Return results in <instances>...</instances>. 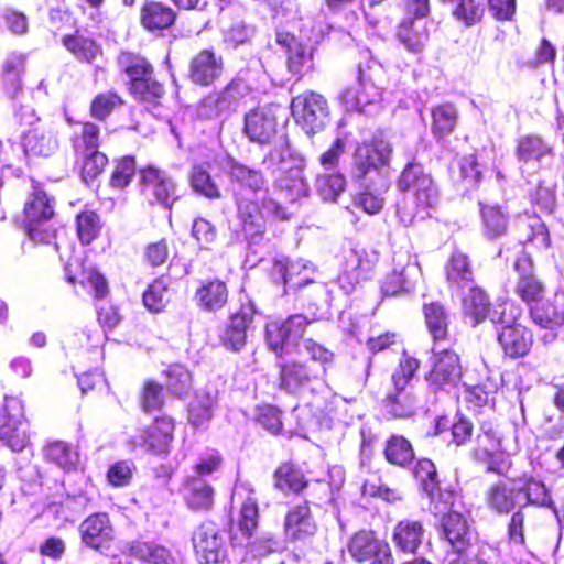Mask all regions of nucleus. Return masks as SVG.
I'll return each mask as SVG.
<instances>
[{"mask_svg": "<svg viewBox=\"0 0 564 564\" xmlns=\"http://www.w3.org/2000/svg\"><path fill=\"white\" fill-rule=\"evenodd\" d=\"M175 18V12L161 2H150L141 11V23L150 31L170 28L174 23Z\"/></svg>", "mask_w": 564, "mask_h": 564, "instance_id": "obj_45", "label": "nucleus"}, {"mask_svg": "<svg viewBox=\"0 0 564 564\" xmlns=\"http://www.w3.org/2000/svg\"><path fill=\"white\" fill-rule=\"evenodd\" d=\"M223 72V58L210 50H203L196 54L189 65L191 79L202 86L214 83Z\"/></svg>", "mask_w": 564, "mask_h": 564, "instance_id": "obj_26", "label": "nucleus"}, {"mask_svg": "<svg viewBox=\"0 0 564 564\" xmlns=\"http://www.w3.org/2000/svg\"><path fill=\"white\" fill-rule=\"evenodd\" d=\"M517 484L522 496L520 497L521 508L527 506L544 507L553 509L556 513L551 494L541 480L525 478L517 480Z\"/></svg>", "mask_w": 564, "mask_h": 564, "instance_id": "obj_40", "label": "nucleus"}, {"mask_svg": "<svg viewBox=\"0 0 564 564\" xmlns=\"http://www.w3.org/2000/svg\"><path fill=\"white\" fill-rule=\"evenodd\" d=\"M438 535L447 547V558L464 554L471 544V531L467 520L458 512H448L440 523Z\"/></svg>", "mask_w": 564, "mask_h": 564, "instance_id": "obj_16", "label": "nucleus"}, {"mask_svg": "<svg viewBox=\"0 0 564 564\" xmlns=\"http://www.w3.org/2000/svg\"><path fill=\"white\" fill-rule=\"evenodd\" d=\"M197 305L208 312H216L228 301V289L219 279L204 280L195 292Z\"/></svg>", "mask_w": 564, "mask_h": 564, "instance_id": "obj_36", "label": "nucleus"}, {"mask_svg": "<svg viewBox=\"0 0 564 564\" xmlns=\"http://www.w3.org/2000/svg\"><path fill=\"white\" fill-rule=\"evenodd\" d=\"M384 456L389 463L404 467L413 460L414 451L405 437L393 435L387 441Z\"/></svg>", "mask_w": 564, "mask_h": 564, "instance_id": "obj_52", "label": "nucleus"}, {"mask_svg": "<svg viewBox=\"0 0 564 564\" xmlns=\"http://www.w3.org/2000/svg\"><path fill=\"white\" fill-rule=\"evenodd\" d=\"M467 290L468 293L463 296V311L474 326L482 322L488 314L492 323H507L503 317L506 304L498 306L500 311L490 312L488 297L481 289L473 285Z\"/></svg>", "mask_w": 564, "mask_h": 564, "instance_id": "obj_22", "label": "nucleus"}, {"mask_svg": "<svg viewBox=\"0 0 564 564\" xmlns=\"http://www.w3.org/2000/svg\"><path fill=\"white\" fill-rule=\"evenodd\" d=\"M520 497L522 496L517 480L511 484L499 481L491 485L486 492L488 507L500 514H508L516 507L522 509Z\"/></svg>", "mask_w": 564, "mask_h": 564, "instance_id": "obj_30", "label": "nucleus"}, {"mask_svg": "<svg viewBox=\"0 0 564 564\" xmlns=\"http://www.w3.org/2000/svg\"><path fill=\"white\" fill-rule=\"evenodd\" d=\"M425 323L434 345L442 346L448 335V319L445 310L437 303L424 306Z\"/></svg>", "mask_w": 564, "mask_h": 564, "instance_id": "obj_46", "label": "nucleus"}, {"mask_svg": "<svg viewBox=\"0 0 564 564\" xmlns=\"http://www.w3.org/2000/svg\"><path fill=\"white\" fill-rule=\"evenodd\" d=\"M280 368V388L291 394L305 391L318 379V375L304 364H283Z\"/></svg>", "mask_w": 564, "mask_h": 564, "instance_id": "obj_29", "label": "nucleus"}, {"mask_svg": "<svg viewBox=\"0 0 564 564\" xmlns=\"http://www.w3.org/2000/svg\"><path fill=\"white\" fill-rule=\"evenodd\" d=\"M249 91L245 82L237 79L230 82L220 93L216 94L220 102V108L225 110L226 115L235 111L242 99Z\"/></svg>", "mask_w": 564, "mask_h": 564, "instance_id": "obj_58", "label": "nucleus"}, {"mask_svg": "<svg viewBox=\"0 0 564 564\" xmlns=\"http://www.w3.org/2000/svg\"><path fill=\"white\" fill-rule=\"evenodd\" d=\"M174 423L169 416L155 417L153 425L147 431L143 443L147 451L154 454H166L173 441Z\"/></svg>", "mask_w": 564, "mask_h": 564, "instance_id": "obj_37", "label": "nucleus"}, {"mask_svg": "<svg viewBox=\"0 0 564 564\" xmlns=\"http://www.w3.org/2000/svg\"><path fill=\"white\" fill-rule=\"evenodd\" d=\"M236 204L246 239L251 245L259 243L263 238L264 223L262 212L278 219H286L285 209L272 198H263L262 210L256 202L240 197L239 194H236Z\"/></svg>", "mask_w": 564, "mask_h": 564, "instance_id": "obj_9", "label": "nucleus"}, {"mask_svg": "<svg viewBox=\"0 0 564 564\" xmlns=\"http://www.w3.org/2000/svg\"><path fill=\"white\" fill-rule=\"evenodd\" d=\"M533 322L541 328L546 329L542 340L552 343L557 334L556 330L564 324V293H556L554 301H542L531 308Z\"/></svg>", "mask_w": 564, "mask_h": 564, "instance_id": "obj_19", "label": "nucleus"}, {"mask_svg": "<svg viewBox=\"0 0 564 564\" xmlns=\"http://www.w3.org/2000/svg\"><path fill=\"white\" fill-rule=\"evenodd\" d=\"M82 542L94 550L108 547L115 531L107 513H94L79 525Z\"/></svg>", "mask_w": 564, "mask_h": 564, "instance_id": "obj_21", "label": "nucleus"}, {"mask_svg": "<svg viewBox=\"0 0 564 564\" xmlns=\"http://www.w3.org/2000/svg\"><path fill=\"white\" fill-rule=\"evenodd\" d=\"M64 47L78 61L94 63L102 54L101 46L89 36L78 31L62 39Z\"/></svg>", "mask_w": 564, "mask_h": 564, "instance_id": "obj_39", "label": "nucleus"}, {"mask_svg": "<svg viewBox=\"0 0 564 564\" xmlns=\"http://www.w3.org/2000/svg\"><path fill=\"white\" fill-rule=\"evenodd\" d=\"M307 485L303 473L292 464L281 465L274 473V486L283 492H300Z\"/></svg>", "mask_w": 564, "mask_h": 564, "instance_id": "obj_50", "label": "nucleus"}, {"mask_svg": "<svg viewBox=\"0 0 564 564\" xmlns=\"http://www.w3.org/2000/svg\"><path fill=\"white\" fill-rule=\"evenodd\" d=\"M391 273L398 279L403 280L406 288H414L421 278V268L416 257L406 251H399L394 254Z\"/></svg>", "mask_w": 564, "mask_h": 564, "instance_id": "obj_47", "label": "nucleus"}, {"mask_svg": "<svg viewBox=\"0 0 564 564\" xmlns=\"http://www.w3.org/2000/svg\"><path fill=\"white\" fill-rule=\"evenodd\" d=\"M167 389L177 397L187 394L192 387V377L189 371L182 365H172L165 371Z\"/></svg>", "mask_w": 564, "mask_h": 564, "instance_id": "obj_62", "label": "nucleus"}, {"mask_svg": "<svg viewBox=\"0 0 564 564\" xmlns=\"http://www.w3.org/2000/svg\"><path fill=\"white\" fill-rule=\"evenodd\" d=\"M458 112L454 105L442 104L432 109V133L437 138L451 134L457 124Z\"/></svg>", "mask_w": 564, "mask_h": 564, "instance_id": "obj_49", "label": "nucleus"}, {"mask_svg": "<svg viewBox=\"0 0 564 564\" xmlns=\"http://www.w3.org/2000/svg\"><path fill=\"white\" fill-rule=\"evenodd\" d=\"M317 530V525L311 514L310 507L299 505L292 508L284 519L285 536L291 541H305L312 538Z\"/></svg>", "mask_w": 564, "mask_h": 564, "instance_id": "obj_27", "label": "nucleus"}, {"mask_svg": "<svg viewBox=\"0 0 564 564\" xmlns=\"http://www.w3.org/2000/svg\"><path fill=\"white\" fill-rule=\"evenodd\" d=\"M189 181L192 188L209 198L217 199L220 197V189L217 184L213 181L209 172L203 165H194L191 174Z\"/></svg>", "mask_w": 564, "mask_h": 564, "instance_id": "obj_57", "label": "nucleus"}, {"mask_svg": "<svg viewBox=\"0 0 564 564\" xmlns=\"http://www.w3.org/2000/svg\"><path fill=\"white\" fill-rule=\"evenodd\" d=\"M383 68L377 61L370 59L359 63V78L355 86L345 88L339 99L349 111L372 115L380 108L382 88L379 80Z\"/></svg>", "mask_w": 564, "mask_h": 564, "instance_id": "obj_3", "label": "nucleus"}, {"mask_svg": "<svg viewBox=\"0 0 564 564\" xmlns=\"http://www.w3.org/2000/svg\"><path fill=\"white\" fill-rule=\"evenodd\" d=\"M316 191L325 202H334L345 191L346 180L339 172L323 173L316 178Z\"/></svg>", "mask_w": 564, "mask_h": 564, "instance_id": "obj_54", "label": "nucleus"}, {"mask_svg": "<svg viewBox=\"0 0 564 564\" xmlns=\"http://www.w3.org/2000/svg\"><path fill=\"white\" fill-rule=\"evenodd\" d=\"M276 43L284 48L290 73L301 78L313 68V48L290 32H278Z\"/></svg>", "mask_w": 564, "mask_h": 564, "instance_id": "obj_18", "label": "nucleus"}, {"mask_svg": "<svg viewBox=\"0 0 564 564\" xmlns=\"http://www.w3.org/2000/svg\"><path fill=\"white\" fill-rule=\"evenodd\" d=\"M276 119L271 108H257L245 116V133L253 142L264 143L274 135Z\"/></svg>", "mask_w": 564, "mask_h": 564, "instance_id": "obj_28", "label": "nucleus"}, {"mask_svg": "<svg viewBox=\"0 0 564 564\" xmlns=\"http://www.w3.org/2000/svg\"><path fill=\"white\" fill-rule=\"evenodd\" d=\"M350 555L360 563L393 564L390 546L371 531L356 533L348 544Z\"/></svg>", "mask_w": 564, "mask_h": 564, "instance_id": "obj_15", "label": "nucleus"}, {"mask_svg": "<svg viewBox=\"0 0 564 564\" xmlns=\"http://www.w3.org/2000/svg\"><path fill=\"white\" fill-rule=\"evenodd\" d=\"M502 326L498 334V341L503 349L506 356L510 358H519L527 355L533 344V335L525 326L513 323Z\"/></svg>", "mask_w": 564, "mask_h": 564, "instance_id": "obj_24", "label": "nucleus"}, {"mask_svg": "<svg viewBox=\"0 0 564 564\" xmlns=\"http://www.w3.org/2000/svg\"><path fill=\"white\" fill-rule=\"evenodd\" d=\"M514 270L519 274L516 293L527 303L541 301L544 294L543 283L533 274L531 257L522 252L514 262Z\"/></svg>", "mask_w": 564, "mask_h": 564, "instance_id": "obj_23", "label": "nucleus"}, {"mask_svg": "<svg viewBox=\"0 0 564 564\" xmlns=\"http://www.w3.org/2000/svg\"><path fill=\"white\" fill-rule=\"evenodd\" d=\"M128 553L147 564H174L171 552L155 542L133 541L128 546Z\"/></svg>", "mask_w": 564, "mask_h": 564, "instance_id": "obj_42", "label": "nucleus"}, {"mask_svg": "<svg viewBox=\"0 0 564 564\" xmlns=\"http://www.w3.org/2000/svg\"><path fill=\"white\" fill-rule=\"evenodd\" d=\"M253 313L252 306H243L230 317L229 324L220 336L226 348L239 351L246 345L247 332L253 321Z\"/></svg>", "mask_w": 564, "mask_h": 564, "instance_id": "obj_32", "label": "nucleus"}, {"mask_svg": "<svg viewBox=\"0 0 564 564\" xmlns=\"http://www.w3.org/2000/svg\"><path fill=\"white\" fill-rule=\"evenodd\" d=\"M429 362L431 369L425 380L432 391H449L460 381L463 368L460 357L455 350L433 345Z\"/></svg>", "mask_w": 564, "mask_h": 564, "instance_id": "obj_8", "label": "nucleus"}, {"mask_svg": "<svg viewBox=\"0 0 564 564\" xmlns=\"http://www.w3.org/2000/svg\"><path fill=\"white\" fill-rule=\"evenodd\" d=\"M392 151V144L381 133L373 135L369 141L357 143L351 161L352 178L366 180L369 174L388 166Z\"/></svg>", "mask_w": 564, "mask_h": 564, "instance_id": "obj_7", "label": "nucleus"}, {"mask_svg": "<svg viewBox=\"0 0 564 564\" xmlns=\"http://www.w3.org/2000/svg\"><path fill=\"white\" fill-rule=\"evenodd\" d=\"M22 147L28 156H50L58 149L55 132L44 126L22 130Z\"/></svg>", "mask_w": 564, "mask_h": 564, "instance_id": "obj_25", "label": "nucleus"}, {"mask_svg": "<svg viewBox=\"0 0 564 564\" xmlns=\"http://www.w3.org/2000/svg\"><path fill=\"white\" fill-rule=\"evenodd\" d=\"M169 301V283L165 278L154 280L143 293V303L145 307L154 313L161 312Z\"/></svg>", "mask_w": 564, "mask_h": 564, "instance_id": "obj_56", "label": "nucleus"}, {"mask_svg": "<svg viewBox=\"0 0 564 564\" xmlns=\"http://www.w3.org/2000/svg\"><path fill=\"white\" fill-rule=\"evenodd\" d=\"M446 280L453 292L460 293L474 285V273L469 259L460 251L452 253L445 265Z\"/></svg>", "mask_w": 564, "mask_h": 564, "instance_id": "obj_35", "label": "nucleus"}, {"mask_svg": "<svg viewBox=\"0 0 564 564\" xmlns=\"http://www.w3.org/2000/svg\"><path fill=\"white\" fill-rule=\"evenodd\" d=\"M24 61L23 54L11 53L3 63L6 89L12 98H17L21 91L20 73L23 69Z\"/></svg>", "mask_w": 564, "mask_h": 564, "instance_id": "obj_53", "label": "nucleus"}, {"mask_svg": "<svg viewBox=\"0 0 564 564\" xmlns=\"http://www.w3.org/2000/svg\"><path fill=\"white\" fill-rule=\"evenodd\" d=\"M314 318L302 314L289 316L285 321H272L265 326L267 344L278 357L291 354L297 346L305 328Z\"/></svg>", "mask_w": 564, "mask_h": 564, "instance_id": "obj_11", "label": "nucleus"}, {"mask_svg": "<svg viewBox=\"0 0 564 564\" xmlns=\"http://www.w3.org/2000/svg\"><path fill=\"white\" fill-rule=\"evenodd\" d=\"M484 235L488 239H497L507 232L509 216L499 205L479 203Z\"/></svg>", "mask_w": 564, "mask_h": 564, "instance_id": "obj_43", "label": "nucleus"}, {"mask_svg": "<svg viewBox=\"0 0 564 564\" xmlns=\"http://www.w3.org/2000/svg\"><path fill=\"white\" fill-rule=\"evenodd\" d=\"M215 490L205 479L187 476L184 482V499L191 510L208 512L214 506Z\"/></svg>", "mask_w": 564, "mask_h": 564, "instance_id": "obj_34", "label": "nucleus"}, {"mask_svg": "<svg viewBox=\"0 0 564 564\" xmlns=\"http://www.w3.org/2000/svg\"><path fill=\"white\" fill-rule=\"evenodd\" d=\"M518 429L519 423L516 422L497 426L490 421H484L477 435L479 451L485 457L495 452L516 454L519 451Z\"/></svg>", "mask_w": 564, "mask_h": 564, "instance_id": "obj_12", "label": "nucleus"}, {"mask_svg": "<svg viewBox=\"0 0 564 564\" xmlns=\"http://www.w3.org/2000/svg\"><path fill=\"white\" fill-rule=\"evenodd\" d=\"M216 400V391H198L188 405V422L195 427L205 426L212 420Z\"/></svg>", "mask_w": 564, "mask_h": 564, "instance_id": "obj_44", "label": "nucleus"}, {"mask_svg": "<svg viewBox=\"0 0 564 564\" xmlns=\"http://www.w3.org/2000/svg\"><path fill=\"white\" fill-rule=\"evenodd\" d=\"M226 170L230 182L242 191L257 195L267 189V180L258 169L230 159L227 162Z\"/></svg>", "mask_w": 564, "mask_h": 564, "instance_id": "obj_31", "label": "nucleus"}, {"mask_svg": "<svg viewBox=\"0 0 564 564\" xmlns=\"http://www.w3.org/2000/svg\"><path fill=\"white\" fill-rule=\"evenodd\" d=\"M120 69L129 77V90L135 99L155 102L164 94L163 86L152 78V66L140 55L122 52L118 56Z\"/></svg>", "mask_w": 564, "mask_h": 564, "instance_id": "obj_5", "label": "nucleus"}, {"mask_svg": "<svg viewBox=\"0 0 564 564\" xmlns=\"http://www.w3.org/2000/svg\"><path fill=\"white\" fill-rule=\"evenodd\" d=\"M140 176L145 195L152 196L155 202L165 207L172 206L177 198L176 184L165 171L148 165L140 169Z\"/></svg>", "mask_w": 564, "mask_h": 564, "instance_id": "obj_17", "label": "nucleus"}, {"mask_svg": "<svg viewBox=\"0 0 564 564\" xmlns=\"http://www.w3.org/2000/svg\"><path fill=\"white\" fill-rule=\"evenodd\" d=\"M427 25V21L421 18H408L401 22L397 36L409 53H422L430 37Z\"/></svg>", "mask_w": 564, "mask_h": 564, "instance_id": "obj_33", "label": "nucleus"}, {"mask_svg": "<svg viewBox=\"0 0 564 564\" xmlns=\"http://www.w3.org/2000/svg\"><path fill=\"white\" fill-rule=\"evenodd\" d=\"M45 457L63 470L74 469L78 463V453L68 443L56 441L48 444L45 449Z\"/></svg>", "mask_w": 564, "mask_h": 564, "instance_id": "obj_51", "label": "nucleus"}, {"mask_svg": "<svg viewBox=\"0 0 564 564\" xmlns=\"http://www.w3.org/2000/svg\"><path fill=\"white\" fill-rule=\"evenodd\" d=\"M262 162L267 169L281 172L274 184L282 198L294 202L308 194L303 175L304 160L291 149L288 139L276 141Z\"/></svg>", "mask_w": 564, "mask_h": 564, "instance_id": "obj_1", "label": "nucleus"}, {"mask_svg": "<svg viewBox=\"0 0 564 564\" xmlns=\"http://www.w3.org/2000/svg\"><path fill=\"white\" fill-rule=\"evenodd\" d=\"M192 541L202 564H219L227 556L226 534L212 521L199 524Z\"/></svg>", "mask_w": 564, "mask_h": 564, "instance_id": "obj_13", "label": "nucleus"}, {"mask_svg": "<svg viewBox=\"0 0 564 564\" xmlns=\"http://www.w3.org/2000/svg\"><path fill=\"white\" fill-rule=\"evenodd\" d=\"M291 113L306 134L323 131L330 121V110L326 98L313 90L292 98Z\"/></svg>", "mask_w": 564, "mask_h": 564, "instance_id": "obj_6", "label": "nucleus"}, {"mask_svg": "<svg viewBox=\"0 0 564 564\" xmlns=\"http://www.w3.org/2000/svg\"><path fill=\"white\" fill-rule=\"evenodd\" d=\"M551 152V148L536 135H527L520 139L518 144V158L521 162L539 161Z\"/></svg>", "mask_w": 564, "mask_h": 564, "instance_id": "obj_59", "label": "nucleus"}, {"mask_svg": "<svg viewBox=\"0 0 564 564\" xmlns=\"http://www.w3.org/2000/svg\"><path fill=\"white\" fill-rule=\"evenodd\" d=\"M453 9L454 17L466 25L477 23L484 13V0H455Z\"/></svg>", "mask_w": 564, "mask_h": 564, "instance_id": "obj_61", "label": "nucleus"}, {"mask_svg": "<svg viewBox=\"0 0 564 564\" xmlns=\"http://www.w3.org/2000/svg\"><path fill=\"white\" fill-rule=\"evenodd\" d=\"M413 476L431 502V511L442 513L453 503L451 491H441L436 467L431 459H419L413 467Z\"/></svg>", "mask_w": 564, "mask_h": 564, "instance_id": "obj_14", "label": "nucleus"}, {"mask_svg": "<svg viewBox=\"0 0 564 564\" xmlns=\"http://www.w3.org/2000/svg\"><path fill=\"white\" fill-rule=\"evenodd\" d=\"M252 494L250 490L248 497L242 502L238 519V528L247 538L252 535L258 525V503Z\"/></svg>", "mask_w": 564, "mask_h": 564, "instance_id": "obj_60", "label": "nucleus"}, {"mask_svg": "<svg viewBox=\"0 0 564 564\" xmlns=\"http://www.w3.org/2000/svg\"><path fill=\"white\" fill-rule=\"evenodd\" d=\"M389 189V184L382 180L373 188L366 186L359 194L356 195L354 204L356 207L361 208L369 215H376L380 213L384 205V194Z\"/></svg>", "mask_w": 564, "mask_h": 564, "instance_id": "obj_48", "label": "nucleus"}, {"mask_svg": "<svg viewBox=\"0 0 564 564\" xmlns=\"http://www.w3.org/2000/svg\"><path fill=\"white\" fill-rule=\"evenodd\" d=\"M416 406L415 397L406 391V389H394L386 398V409L389 413L398 417L411 415Z\"/></svg>", "mask_w": 564, "mask_h": 564, "instance_id": "obj_55", "label": "nucleus"}, {"mask_svg": "<svg viewBox=\"0 0 564 564\" xmlns=\"http://www.w3.org/2000/svg\"><path fill=\"white\" fill-rule=\"evenodd\" d=\"M254 34V29L243 21H235L223 30L224 43L231 48L247 43Z\"/></svg>", "mask_w": 564, "mask_h": 564, "instance_id": "obj_64", "label": "nucleus"}, {"mask_svg": "<svg viewBox=\"0 0 564 564\" xmlns=\"http://www.w3.org/2000/svg\"><path fill=\"white\" fill-rule=\"evenodd\" d=\"M314 265L303 259L276 260L272 268V276L281 280L288 290H297L314 281Z\"/></svg>", "mask_w": 564, "mask_h": 564, "instance_id": "obj_20", "label": "nucleus"}, {"mask_svg": "<svg viewBox=\"0 0 564 564\" xmlns=\"http://www.w3.org/2000/svg\"><path fill=\"white\" fill-rule=\"evenodd\" d=\"M423 538L424 528L421 522L415 520H402L393 531V542L404 553H415L422 544Z\"/></svg>", "mask_w": 564, "mask_h": 564, "instance_id": "obj_38", "label": "nucleus"}, {"mask_svg": "<svg viewBox=\"0 0 564 564\" xmlns=\"http://www.w3.org/2000/svg\"><path fill=\"white\" fill-rule=\"evenodd\" d=\"M378 260L379 254L376 250L355 247L346 253L344 265L349 272H355L362 280H367L371 276Z\"/></svg>", "mask_w": 564, "mask_h": 564, "instance_id": "obj_41", "label": "nucleus"}, {"mask_svg": "<svg viewBox=\"0 0 564 564\" xmlns=\"http://www.w3.org/2000/svg\"><path fill=\"white\" fill-rule=\"evenodd\" d=\"M26 430L22 401L17 397H6L0 409V440L13 452H21L29 443Z\"/></svg>", "mask_w": 564, "mask_h": 564, "instance_id": "obj_10", "label": "nucleus"}, {"mask_svg": "<svg viewBox=\"0 0 564 564\" xmlns=\"http://www.w3.org/2000/svg\"><path fill=\"white\" fill-rule=\"evenodd\" d=\"M397 186L400 192L409 194L413 199L414 206H408L405 202L397 205V215L405 226L412 224L420 212H426L438 200V191L432 177L419 163L406 164L398 178Z\"/></svg>", "mask_w": 564, "mask_h": 564, "instance_id": "obj_2", "label": "nucleus"}, {"mask_svg": "<svg viewBox=\"0 0 564 564\" xmlns=\"http://www.w3.org/2000/svg\"><path fill=\"white\" fill-rule=\"evenodd\" d=\"M77 234L83 245H89L99 235L101 225L95 212H83L77 216Z\"/></svg>", "mask_w": 564, "mask_h": 564, "instance_id": "obj_63", "label": "nucleus"}, {"mask_svg": "<svg viewBox=\"0 0 564 564\" xmlns=\"http://www.w3.org/2000/svg\"><path fill=\"white\" fill-rule=\"evenodd\" d=\"M55 214V200L39 186H33L24 205V227L31 240L37 243H54L56 250L57 230L52 225Z\"/></svg>", "mask_w": 564, "mask_h": 564, "instance_id": "obj_4", "label": "nucleus"}]
</instances>
